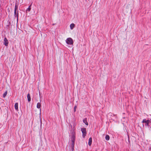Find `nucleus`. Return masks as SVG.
<instances>
[{"label": "nucleus", "instance_id": "1", "mask_svg": "<svg viewBox=\"0 0 151 151\" xmlns=\"http://www.w3.org/2000/svg\"><path fill=\"white\" fill-rule=\"evenodd\" d=\"M18 8V4L16 3L14 8V16L15 17H18V11L17 10Z\"/></svg>", "mask_w": 151, "mask_h": 151}, {"label": "nucleus", "instance_id": "2", "mask_svg": "<svg viewBox=\"0 0 151 151\" xmlns=\"http://www.w3.org/2000/svg\"><path fill=\"white\" fill-rule=\"evenodd\" d=\"M66 42L68 44L72 45L73 43V40L71 38H68L66 40Z\"/></svg>", "mask_w": 151, "mask_h": 151}, {"label": "nucleus", "instance_id": "3", "mask_svg": "<svg viewBox=\"0 0 151 151\" xmlns=\"http://www.w3.org/2000/svg\"><path fill=\"white\" fill-rule=\"evenodd\" d=\"M150 122V121L149 120H146V119H144L143 120L142 123H145V126H149V124Z\"/></svg>", "mask_w": 151, "mask_h": 151}, {"label": "nucleus", "instance_id": "4", "mask_svg": "<svg viewBox=\"0 0 151 151\" xmlns=\"http://www.w3.org/2000/svg\"><path fill=\"white\" fill-rule=\"evenodd\" d=\"M81 131L82 133V136L83 137H84L86 135V129L85 128H83L81 129Z\"/></svg>", "mask_w": 151, "mask_h": 151}, {"label": "nucleus", "instance_id": "5", "mask_svg": "<svg viewBox=\"0 0 151 151\" xmlns=\"http://www.w3.org/2000/svg\"><path fill=\"white\" fill-rule=\"evenodd\" d=\"M4 45L6 46H7L8 44V41L6 38L5 37L4 39Z\"/></svg>", "mask_w": 151, "mask_h": 151}, {"label": "nucleus", "instance_id": "6", "mask_svg": "<svg viewBox=\"0 0 151 151\" xmlns=\"http://www.w3.org/2000/svg\"><path fill=\"white\" fill-rule=\"evenodd\" d=\"M18 103H16L14 105L15 109L17 111L18 110Z\"/></svg>", "mask_w": 151, "mask_h": 151}, {"label": "nucleus", "instance_id": "7", "mask_svg": "<svg viewBox=\"0 0 151 151\" xmlns=\"http://www.w3.org/2000/svg\"><path fill=\"white\" fill-rule=\"evenodd\" d=\"M92 142V138L91 137H90L88 140V145H89L90 146L91 145Z\"/></svg>", "mask_w": 151, "mask_h": 151}, {"label": "nucleus", "instance_id": "8", "mask_svg": "<svg viewBox=\"0 0 151 151\" xmlns=\"http://www.w3.org/2000/svg\"><path fill=\"white\" fill-rule=\"evenodd\" d=\"M27 100L28 102H30L31 101V97L29 93H28L27 95Z\"/></svg>", "mask_w": 151, "mask_h": 151}, {"label": "nucleus", "instance_id": "9", "mask_svg": "<svg viewBox=\"0 0 151 151\" xmlns=\"http://www.w3.org/2000/svg\"><path fill=\"white\" fill-rule=\"evenodd\" d=\"M83 122L86 124V125H88V123L87 121V119L84 118L83 119Z\"/></svg>", "mask_w": 151, "mask_h": 151}, {"label": "nucleus", "instance_id": "10", "mask_svg": "<svg viewBox=\"0 0 151 151\" xmlns=\"http://www.w3.org/2000/svg\"><path fill=\"white\" fill-rule=\"evenodd\" d=\"M75 140V136L73 134L72 135V142H74Z\"/></svg>", "mask_w": 151, "mask_h": 151}, {"label": "nucleus", "instance_id": "11", "mask_svg": "<svg viewBox=\"0 0 151 151\" xmlns=\"http://www.w3.org/2000/svg\"><path fill=\"white\" fill-rule=\"evenodd\" d=\"M74 26H75V24H74L72 23V24H71L70 25V29H72L74 27Z\"/></svg>", "mask_w": 151, "mask_h": 151}, {"label": "nucleus", "instance_id": "12", "mask_svg": "<svg viewBox=\"0 0 151 151\" xmlns=\"http://www.w3.org/2000/svg\"><path fill=\"white\" fill-rule=\"evenodd\" d=\"M41 107V104L40 102H38L37 103V107L38 109H40Z\"/></svg>", "mask_w": 151, "mask_h": 151}, {"label": "nucleus", "instance_id": "13", "mask_svg": "<svg viewBox=\"0 0 151 151\" xmlns=\"http://www.w3.org/2000/svg\"><path fill=\"white\" fill-rule=\"evenodd\" d=\"M110 137L109 135H106L105 137V139L106 140L108 141Z\"/></svg>", "mask_w": 151, "mask_h": 151}, {"label": "nucleus", "instance_id": "14", "mask_svg": "<svg viewBox=\"0 0 151 151\" xmlns=\"http://www.w3.org/2000/svg\"><path fill=\"white\" fill-rule=\"evenodd\" d=\"M7 91H6L3 94V96L4 98H5L7 94Z\"/></svg>", "mask_w": 151, "mask_h": 151}, {"label": "nucleus", "instance_id": "15", "mask_svg": "<svg viewBox=\"0 0 151 151\" xmlns=\"http://www.w3.org/2000/svg\"><path fill=\"white\" fill-rule=\"evenodd\" d=\"M31 6V5L29 6V7L27 9L26 11H28L29 12L31 10V8L30 7V6Z\"/></svg>", "mask_w": 151, "mask_h": 151}, {"label": "nucleus", "instance_id": "16", "mask_svg": "<svg viewBox=\"0 0 151 151\" xmlns=\"http://www.w3.org/2000/svg\"><path fill=\"white\" fill-rule=\"evenodd\" d=\"M74 142H72V147H74Z\"/></svg>", "mask_w": 151, "mask_h": 151}, {"label": "nucleus", "instance_id": "17", "mask_svg": "<svg viewBox=\"0 0 151 151\" xmlns=\"http://www.w3.org/2000/svg\"><path fill=\"white\" fill-rule=\"evenodd\" d=\"M77 108V106H75L74 107V111L75 112L76 111V109Z\"/></svg>", "mask_w": 151, "mask_h": 151}, {"label": "nucleus", "instance_id": "18", "mask_svg": "<svg viewBox=\"0 0 151 151\" xmlns=\"http://www.w3.org/2000/svg\"><path fill=\"white\" fill-rule=\"evenodd\" d=\"M74 150V147H72V151H73Z\"/></svg>", "mask_w": 151, "mask_h": 151}, {"label": "nucleus", "instance_id": "19", "mask_svg": "<svg viewBox=\"0 0 151 151\" xmlns=\"http://www.w3.org/2000/svg\"><path fill=\"white\" fill-rule=\"evenodd\" d=\"M40 111H41V109H40Z\"/></svg>", "mask_w": 151, "mask_h": 151}]
</instances>
